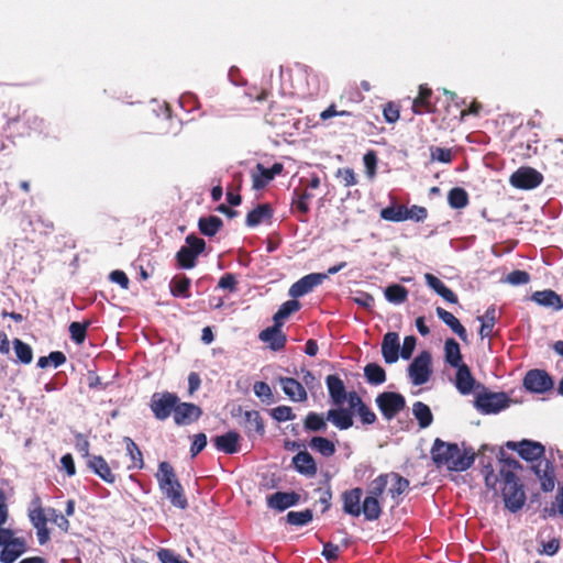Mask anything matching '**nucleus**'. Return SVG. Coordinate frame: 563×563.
<instances>
[{"instance_id": "nucleus-47", "label": "nucleus", "mask_w": 563, "mask_h": 563, "mask_svg": "<svg viewBox=\"0 0 563 563\" xmlns=\"http://www.w3.org/2000/svg\"><path fill=\"white\" fill-rule=\"evenodd\" d=\"M388 486L387 474H382L373 479L367 486V495L379 498Z\"/></svg>"}, {"instance_id": "nucleus-48", "label": "nucleus", "mask_w": 563, "mask_h": 563, "mask_svg": "<svg viewBox=\"0 0 563 563\" xmlns=\"http://www.w3.org/2000/svg\"><path fill=\"white\" fill-rule=\"evenodd\" d=\"M13 347L18 360L23 364H29L32 362L33 352L29 344L24 343L20 339L13 340Z\"/></svg>"}, {"instance_id": "nucleus-21", "label": "nucleus", "mask_w": 563, "mask_h": 563, "mask_svg": "<svg viewBox=\"0 0 563 563\" xmlns=\"http://www.w3.org/2000/svg\"><path fill=\"white\" fill-rule=\"evenodd\" d=\"M283 391L292 401L301 402L307 399V391L301 383L290 377H279Z\"/></svg>"}, {"instance_id": "nucleus-20", "label": "nucleus", "mask_w": 563, "mask_h": 563, "mask_svg": "<svg viewBox=\"0 0 563 563\" xmlns=\"http://www.w3.org/2000/svg\"><path fill=\"white\" fill-rule=\"evenodd\" d=\"M327 420L338 429L346 430L353 426V411L350 407L343 408L340 406L327 412Z\"/></svg>"}, {"instance_id": "nucleus-25", "label": "nucleus", "mask_w": 563, "mask_h": 563, "mask_svg": "<svg viewBox=\"0 0 563 563\" xmlns=\"http://www.w3.org/2000/svg\"><path fill=\"white\" fill-rule=\"evenodd\" d=\"M212 441L218 451L227 454H233L239 451L240 434L235 431H229L224 434L214 437Z\"/></svg>"}, {"instance_id": "nucleus-13", "label": "nucleus", "mask_w": 563, "mask_h": 563, "mask_svg": "<svg viewBox=\"0 0 563 563\" xmlns=\"http://www.w3.org/2000/svg\"><path fill=\"white\" fill-rule=\"evenodd\" d=\"M283 172V164L275 163L271 168L264 167L262 164H257L255 169L251 172L252 187L255 190L263 189L276 175Z\"/></svg>"}, {"instance_id": "nucleus-1", "label": "nucleus", "mask_w": 563, "mask_h": 563, "mask_svg": "<svg viewBox=\"0 0 563 563\" xmlns=\"http://www.w3.org/2000/svg\"><path fill=\"white\" fill-rule=\"evenodd\" d=\"M431 455L437 466H444L449 471H466L474 463V453L467 450L462 451L457 444L446 443L437 439L431 449Z\"/></svg>"}, {"instance_id": "nucleus-2", "label": "nucleus", "mask_w": 563, "mask_h": 563, "mask_svg": "<svg viewBox=\"0 0 563 563\" xmlns=\"http://www.w3.org/2000/svg\"><path fill=\"white\" fill-rule=\"evenodd\" d=\"M156 478L161 492L174 507L185 509L188 506L187 498L184 495V489L168 462L159 463Z\"/></svg>"}, {"instance_id": "nucleus-38", "label": "nucleus", "mask_w": 563, "mask_h": 563, "mask_svg": "<svg viewBox=\"0 0 563 563\" xmlns=\"http://www.w3.org/2000/svg\"><path fill=\"white\" fill-rule=\"evenodd\" d=\"M272 210L267 205H260L246 216V225L256 227L264 220L271 218Z\"/></svg>"}, {"instance_id": "nucleus-63", "label": "nucleus", "mask_w": 563, "mask_h": 563, "mask_svg": "<svg viewBox=\"0 0 563 563\" xmlns=\"http://www.w3.org/2000/svg\"><path fill=\"white\" fill-rule=\"evenodd\" d=\"M431 157L441 163H450L452 161V153L451 150L437 147L432 151Z\"/></svg>"}, {"instance_id": "nucleus-23", "label": "nucleus", "mask_w": 563, "mask_h": 563, "mask_svg": "<svg viewBox=\"0 0 563 563\" xmlns=\"http://www.w3.org/2000/svg\"><path fill=\"white\" fill-rule=\"evenodd\" d=\"M531 299L539 306L560 311L563 309V300L561 297L551 289L536 291L532 294Z\"/></svg>"}, {"instance_id": "nucleus-10", "label": "nucleus", "mask_w": 563, "mask_h": 563, "mask_svg": "<svg viewBox=\"0 0 563 563\" xmlns=\"http://www.w3.org/2000/svg\"><path fill=\"white\" fill-rule=\"evenodd\" d=\"M543 176L531 167H521L510 176V184L519 189H533L542 183Z\"/></svg>"}, {"instance_id": "nucleus-59", "label": "nucleus", "mask_w": 563, "mask_h": 563, "mask_svg": "<svg viewBox=\"0 0 563 563\" xmlns=\"http://www.w3.org/2000/svg\"><path fill=\"white\" fill-rule=\"evenodd\" d=\"M352 299L356 305L366 309H371L374 306V297L364 291H357Z\"/></svg>"}, {"instance_id": "nucleus-35", "label": "nucleus", "mask_w": 563, "mask_h": 563, "mask_svg": "<svg viewBox=\"0 0 563 563\" xmlns=\"http://www.w3.org/2000/svg\"><path fill=\"white\" fill-rule=\"evenodd\" d=\"M412 415L418 420L419 427L422 429L428 428L433 421V415L426 404L416 401L412 405Z\"/></svg>"}, {"instance_id": "nucleus-54", "label": "nucleus", "mask_w": 563, "mask_h": 563, "mask_svg": "<svg viewBox=\"0 0 563 563\" xmlns=\"http://www.w3.org/2000/svg\"><path fill=\"white\" fill-rule=\"evenodd\" d=\"M48 520L53 521L59 529L67 531L69 528V521L63 514L58 512L54 508L47 509Z\"/></svg>"}, {"instance_id": "nucleus-34", "label": "nucleus", "mask_w": 563, "mask_h": 563, "mask_svg": "<svg viewBox=\"0 0 563 563\" xmlns=\"http://www.w3.org/2000/svg\"><path fill=\"white\" fill-rule=\"evenodd\" d=\"M361 509L365 519L369 521L378 519L382 514V507L378 498L369 495H366L364 498Z\"/></svg>"}, {"instance_id": "nucleus-17", "label": "nucleus", "mask_w": 563, "mask_h": 563, "mask_svg": "<svg viewBox=\"0 0 563 563\" xmlns=\"http://www.w3.org/2000/svg\"><path fill=\"white\" fill-rule=\"evenodd\" d=\"M327 388L332 404L335 407L343 406L349 402V393H346L343 380L338 375H329L325 378Z\"/></svg>"}, {"instance_id": "nucleus-60", "label": "nucleus", "mask_w": 563, "mask_h": 563, "mask_svg": "<svg viewBox=\"0 0 563 563\" xmlns=\"http://www.w3.org/2000/svg\"><path fill=\"white\" fill-rule=\"evenodd\" d=\"M76 450L89 461V457H92L93 455L89 454V441L88 439L78 433L76 434V443H75Z\"/></svg>"}, {"instance_id": "nucleus-4", "label": "nucleus", "mask_w": 563, "mask_h": 563, "mask_svg": "<svg viewBox=\"0 0 563 563\" xmlns=\"http://www.w3.org/2000/svg\"><path fill=\"white\" fill-rule=\"evenodd\" d=\"M503 497L506 508L511 512L518 511L525 504V492L522 490L521 485L516 481V476L512 473L506 474L503 487Z\"/></svg>"}, {"instance_id": "nucleus-15", "label": "nucleus", "mask_w": 563, "mask_h": 563, "mask_svg": "<svg viewBox=\"0 0 563 563\" xmlns=\"http://www.w3.org/2000/svg\"><path fill=\"white\" fill-rule=\"evenodd\" d=\"M507 445L517 450L519 455L527 461L538 462L544 454V446L534 441L523 440L519 443L509 442Z\"/></svg>"}, {"instance_id": "nucleus-40", "label": "nucleus", "mask_w": 563, "mask_h": 563, "mask_svg": "<svg viewBox=\"0 0 563 563\" xmlns=\"http://www.w3.org/2000/svg\"><path fill=\"white\" fill-rule=\"evenodd\" d=\"M199 230L203 235L213 236L222 227V220L216 216L199 219Z\"/></svg>"}, {"instance_id": "nucleus-51", "label": "nucleus", "mask_w": 563, "mask_h": 563, "mask_svg": "<svg viewBox=\"0 0 563 563\" xmlns=\"http://www.w3.org/2000/svg\"><path fill=\"white\" fill-rule=\"evenodd\" d=\"M312 520V512L309 509L302 511H289L287 514V521L294 526H305Z\"/></svg>"}, {"instance_id": "nucleus-19", "label": "nucleus", "mask_w": 563, "mask_h": 563, "mask_svg": "<svg viewBox=\"0 0 563 563\" xmlns=\"http://www.w3.org/2000/svg\"><path fill=\"white\" fill-rule=\"evenodd\" d=\"M399 336L395 332H388L385 334L382 342V354L384 361L387 364H393L398 361L399 357Z\"/></svg>"}, {"instance_id": "nucleus-39", "label": "nucleus", "mask_w": 563, "mask_h": 563, "mask_svg": "<svg viewBox=\"0 0 563 563\" xmlns=\"http://www.w3.org/2000/svg\"><path fill=\"white\" fill-rule=\"evenodd\" d=\"M364 375L369 384L380 385L386 380V373L376 363H369L364 367Z\"/></svg>"}, {"instance_id": "nucleus-30", "label": "nucleus", "mask_w": 563, "mask_h": 563, "mask_svg": "<svg viewBox=\"0 0 563 563\" xmlns=\"http://www.w3.org/2000/svg\"><path fill=\"white\" fill-rule=\"evenodd\" d=\"M437 316L448 325L451 330L459 335V338L466 342L467 333L465 328L461 324L459 319H456L451 312L444 310L441 307L437 308Z\"/></svg>"}, {"instance_id": "nucleus-6", "label": "nucleus", "mask_w": 563, "mask_h": 563, "mask_svg": "<svg viewBox=\"0 0 563 563\" xmlns=\"http://www.w3.org/2000/svg\"><path fill=\"white\" fill-rule=\"evenodd\" d=\"M206 243L202 239L195 235L186 238V245L181 246L176 257L183 268H192L196 264L197 256L203 252Z\"/></svg>"}, {"instance_id": "nucleus-41", "label": "nucleus", "mask_w": 563, "mask_h": 563, "mask_svg": "<svg viewBox=\"0 0 563 563\" xmlns=\"http://www.w3.org/2000/svg\"><path fill=\"white\" fill-rule=\"evenodd\" d=\"M310 448L323 456H331L335 453V445L332 441L322 437H313L310 441Z\"/></svg>"}, {"instance_id": "nucleus-57", "label": "nucleus", "mask_w": 563, "mask_h": 563, "mask_svg": "<svg viewBox=\"0 0 563 563\" xmlns=\"http://www.w3.org/2000/svg\"><path fill=\"white\" fill-rule=\"evenodd\" d=\"M529 280L530 276L525 271H514L506 277V282L515 286L527 284Z\"/></svg>"}, {"instance_id": "nucleus-53", "label": "nucleus", "mask_w": 563, "mask_h": 563, "mask_svg": "<svg viewBox=\"0 0 563 563\" xmlns=\"http://www.w3.org/2000/svg\"><path fill=\"white\" fill-rule=\"evenodd\" d=\"M428 216V211L424 207L413 205L410 208L405 207L406 220H412L416 222L423 221Z\"/></svg>"}, {"instance_id": "nucleus-42", "label": "nucleus", "mask_w": 563, "mask_h": 563, "mask_svg": "<svg viewBox=\"0 0 563 563\" xmlns=\"http://www.w3.org/2000/svg\"><path fill=\"white\" fill-rule=\"evenodd\" d=\"M299 308L300 303L295 299L284 302L273 317L274 323L283 325L284 320L287 319L292 312L298 311Z\"/></svg>"}, {"instance_id": "nucleus-56", "label": "nucleus", "mask_w": 563, "mask_h": 563, "mask_svg": "<svg viewBox=\"0 0 563 563\" xmlns=\"http://www.w3.org/2000/svg\"><path fill=\"white\" fill-rule=\"evenodd\" d=\"M272 417L282 422L295 419V415L290 407L288 406H278L272 410Z\"/></svg>"}, {"instance_id": "nucleus-45", "label": "nucleus", "mask_w": 563, "mask_h": 563, "mask_svg": "<svg viewBox=\"0 0 563 563\" xmlns=\"http://www.w3.org/2000/svg\"><path fill=\"white\" fill-rule=\"evenodd\" d=\"M33 504L35 505V507L29 514L33 527L36 528L46 525L48 520L47 509L44 510L41 507L40 498H35L33 500Z\"/></svg>"}, {"instance_id": "nucleus-46", "label": "nucleus", "mask_w": 563, "mask_h": 563, "mask_svg": "<svg viewBox=\"0 0 563 563\" xmlns=\"http://www.w3.org/2000/svg\"><path fill=\"white\" fill-rule=\"evenodd\" d=\"M448 200L452 208H464L468 203L467 192L463 188H453L449 191Z\"/></svg>"}, {"instance_id": "nucleus-22", "label": "nucleus", "mask_w": 563, "mask_h": 563, "mask_svg": "<svg viewBox=\"0 0 563 563\" xmlns=\"http://www.w3.org/2000/svg\"><path fill=\"white\" fill-rule=\"evenodd\" d=\"M362 497L363 490L358 487L344 492L342 495L344 512L353 517L362 515Z\"/></svg>"}, {"instance_id": "nucleus-52", "label": "nucleus", "mask_w": 563, "mask_h": 563, "mask_svg": "<svg viewBox=\"0 0 563 563\" xmlns=\"http://www.w3.org/2000/svg\"><path fill=\"white\" fill-rule=\"evenodd\" d=\"M89 325V322L80 323V322H71L69 325L70 338L77 344H81L86 339V331Z\"/></svg>"}, {"instance_id": "nucleus-28", "label": "nucleus", "mask_w": 563, "mask_h": 563, "mask_svg": "<svg viewBox=\"0 0 563 563\" xmlns=\"http://www.w3.org/2000/svg\"><path fill=\"white\" fill-rule=\"evenodd\" d=\"M89 468L106 483L113 484L115 475L112 473L107 461L100 455H93L87 461Z\"/></svg>"}, {"instance_id": "nucleus-55", "label": "nucleus", "mask_w": 563, "mask_h": 563, "mask_svg": "<svg viewBox=\"0 0 563 563\" xmlns=\"http://www.w3.org/2000/svg\"><path fill=\"white\" fill-rule=\"evenodd\" d=\"M254 394L263 401L271 402L273 393L268 384L264 382H256L253 387Z\"/></svg>"}, {"instance_id": "nucleus-29", "label": "nucleus", "mask_w": 563, "mask_h": 563, "mask_svg": "<svg viewBox=\"0 0 563 563\" xmlns=\"http://www.w3.org/2000/svg\"><path fill=\"white\" fill-rule=\"evenodd\" d=\"M457 368L456 376H455V386L457 390L463 394L467 395L472 393L475 379L472 376V373L467 365H461Z\"/></svg>"}, {"instance_id": "nucleus-36", "label": "nucleus", "mask_w": 563, "mask_h": 563, "mask_svg": "<svg viewBox=\"0 0 563 563\" xmlns=\"http://www.w3.org/2000/svg\"><path fill=\"white\" fill-rule=\"evenodd\" d=\"M125 449L126 453L131 459V464L129 465V468H143L144 461L142 456V452L136 445V443L129 437L124 438Z\"/></svg>"}, {"instance_id": "nucleus-3", "label": "nucleus", "mask_w": 563, "mask_h": 563, "mask_svg": "<svg viewBox=\"0 0 563 563\" xmlns=\"http://www.w3.org/2000/svg\"><path fill=\"white\" fill-rule=\"evenodd\" d=\"M0 561L2 563H13L27 550L24 538L15 537L11 529L0 528Z\"/></svg>"}, {"instance_id": "nucleus-11", "label": "nucleus", "mask_w": 563, "mask_h": 563, "mask_svg": "<svg viewBox=\"0 0 563 563\" xmlns=\"http://www.w3.org/2000/svg\"><path fill=\"white\" fill-rule=\"evenodd\" d=\"M523 385L530 391L543 394L552 389L553 380L545 371L532 369L526 374Z\"/></svg>"}, {"instance_id": "nucleus-43", "label": "nucleus", "mask_w": 563, "mask_h": 563, "mask_svg": "<svg viewBox=\"0 0 563 563\" xmlns=\"http://www.w3.org/2000/svg\"><path fill=\"white\" fill-rule=\"evenodd\" d=\"M384 294L387 301L399 305L406 301L408 290L400 285H390L385 289Z\"/></svg>"}, {"instance_id": "nucleus-31", "label": "nucleus", "mask_w": 563, "mask_h": 563, "mask_svg": "<svg viewBox=\"0 0 563 563\" xmlns=\"http://www.w3.org/2000/svg\"><path fill=\"white\" fill-rule=\"evenodd\" d=\"M244 427L249 437L262 435L264 433V423L260 412L255 410L245 411Z\"/></svg>"}, {"instance_id": "nucleus-50", "label": "nucleus", "mask_w": 563, "mask_h": 563, "mask_svg": "<svg viewBox=\"0 0 563 563\" xmlns=\"http://www.w3.org/2000/svg\"><path fill=\"white\" fill-rule=\"evenodd\" d=\"M190 286V279L188 277L174 278L170 283V291L175 297L188 298V288Z\"/></svg>"}, {"instance_id": "nucleus-33", "label": "nucleus", "mask_w": 563, "mask_h": 563, "mask_svg": "<svg viewBox=\"0 0 563 563\" xmlns=\"http://www.w3.org/2000/svg\"><path fill=\"white\" fill-rule=\"evenodd\" d=\"M388 494H390L391 498H397L401 494H404L409 487V481L398 473H388Z\"/></svg>"}, {"instance_id": "nucleus-32", "label": "nucleus", "mask_w": 563, "mask_h": 563, "mask_svg": "<svg viewBox=\"0 0 563 563\" xmlns=\"http://www.w3.org/2000/svg\"><path fill=\"white\" fill-rule=\"evenodd\" d=\"M445 362L452 367L464 365L460 344L454 339H448L444 343Z\"/></svg>"}, {"instance_id": "nucleus-49", "label": "nucleus", "mask_w": 563, "mask_h": 563, "mask_svg": "<svg viewBox=\"0 0 563 563\" xmlns=\"http://www.w3.org/2000/svg\"><path fill=\"white\" fill-rule=\"evenodd\" d=\"M380 218L391 222L406 221L405 206H391L384 208L380 211Z\"/></svg>"}, {"instance_id": "nucleus-44", "label": "nucleus", "mask_w": 563, "mask_h": 563, "mask_svg": "<svg viewBox=\"0 0 563 563\" xmlns=\"http://www.w3.org/2000/svg\"><path fill=\"white\" fill-rule=\"evenodd\" d=\"M305 429L308 431L320 432L327 429V417L309 412L303 422Z\"/></svg>"}, {"instance_id": "nucleus-24", "label": "nucleus", "mask_w": 563, "mask_h": 563, "mask_svg": "<svg viewBox=\"0 0 563 563\" xmlns=\"http://www.w3.org/2000/svg\"><path fill=\"white\" fill-rule=\"evenodd\" d=\"M349 407L356 411L363 423L372 424L376 420V415L362 401L356 391L349 393Z\"/></svg>"}, {"instance_id": "nucleus-58", "label": "nucleus", "mask_w": 563, "mask_h": 563, "mask_svg": "<svg viewBox=\"0 0 563 563\" xmlns=\"http://www.w3.org/2000/svg\"><path fill=\"white\" fill-rule=\"evenodd\" d=\"M157 556L162 563H189L186 560H181L179 555H176L169 549H161L157 552Z\"/></svg>"}, {"instance_id": "nucleus-14", "label": "nucleus", "mask_w": 563, "mask_h": 563, "mask_svg": "<svg viewBox=\"0 0 563 563\" xmlns=\"http://www.w3.org/2000/svg\"><path fill=\"white\" fill-rule=\"evenodd\" d=\"M532 471L539 478L543 492H552L554 489V470L549 461L539 460L532 465Z\"/></svg>"}, {"instance_id": "nucleus-12", "label": "nucleus", "mask_w": 563, "mask_h": 563, "mask_svg": "<svg viewBox=\"0 0 563 563\" xmlns=\"http://www.w3.org/2000/svg\"><path fill=\"white\" fill-rule=\"evenodd\" d=\"M328 278L327 274L323 273H312L303 276L298 282L291 285L289 288V296L292 298L301 297L308 292H310L314 287L322 284L323 280Z\"/></svg>"}, {"instance_id": "nucleus-9", "label": "nucleus", "mask_w": 563, "mask_h": 563, "mask_svg": "<svg viewBox=\"0 0 563 563\" xmlns=\"http://www.w3.org/2000/svg\"><path fill=\"white\" fill-rule=\"evenodd\" d=\"M377 407L386 419H393L406 405L402 395L393 391H384L376 398Z\"/></svg>"}, {"instance_id": "nucleus-37", "label": "nucleus", "mask_w": 563, "mask_h": 563, "mask_svg": "<svg viewBox=\"0 0 563 563\" xmlns=\"http://www.w3.org/2000/svg\"><path fill=\"white\" fill-rule=\"evenodd\" d=\"M477 320L481 321L479 335L482 339L487 338L492 334L493 328L495 325L496 320V309L494 306L489 307L484 316L477 317Z\"/></svg>"}, {"instance_id": "nucleus-26", "label": "nucleus", "mask_w": 563, "mask_h": 563, "mask_svg": "<svg viewBox=\"0 0 563 563\" xmlns=\"http://www.w3.org/2000/svg\"><path fill=\"white\" fill-rule=\"evenodd\" d=\"M292 464L296 471L307 477H313L317 474V465L310 453L299 452L292 457Z\"/></svg>"}, {"instance_id": "nucleus-16", "label": "nucleus", "mask_w": 563, "mask_h": 563, "mask_svg": "<svg viewBox=\"0 0 563 563\" xmlns=\"http://www.w3.org/2000/svg\"><path fill=\"white\" fill-rule=\"evenodd\" d=\"M201 409L190 402H177L174 412V420L178 426H186L195 422L201 416Z\"/></svg>"}, {"instance_id": "nucleus-18", "label": "nucleus", "mask_w": 563, "mask_h": 563, "mask_svg": "<svg viewBox=\"0 0 563 563\" xmlns=\"http://www.w3.org/2000/svg\"><path fill=\"white\" fill-rule=\"evenodd\" d=\"M280 328V324L274 323V325L261 331L258 335L260 340L267 343L273 351H279L285 346L286 335L282 332Z\"/></svg>"}, {"instance_id": "nucleus-62", "label": "nucleus", "mask_w": 563, "mask_h": 563, "mask_svg": "<svg viewBox=\"0 0 563 563\" xmlns=\"http://www.w3.org/2000/svg\"><path fill=\"white\" fill-rule=\"evenodd\" d=\"M416 346V338L410 335L406 336L401 346L400 355L405 360H409Z\"/></svg>"}, {"instance_id": "nucleus-8", "label": "nucleus", "mask_w": 563, "mask_h": 563, "mask_svg": "<svg viewBox=\"0 0 563 563\" xmlns=\"http://www.w3.org/2000/svg\"><path fill=\"white\" fill-rule=\"evenodd\" d=\"M509 405V398L505 393H485L478 395L475 400L476 408L483 413H497Z\"/></svg>"}, {"instance_id": "nucleus-64", "label": "nucleus", "mask_w": 563, "mask_h": 563, "mask_svg": "<svg viewBox=\"0 0 563 563\" xmlns=\"http://www.w3.org/2000/svg\"><path fill=\"white\" fill-rule=\"evenodd\" d=\"M218 287L222 288V289H228L229 291L233 292L236 288V279H235L234 275H232V274L223 275L218 283Z\"/></svg>"}, {"instance_id": "nucleus-61", "label": "nucleus", "mask_w": 563, "mask_h": 563, "mask_svg": "<svg viewBox=\"0 0 563 563\" xmlns=\"http://www.w3.org/2000/svg\"><path fill=\"white\" fill-rule=\"evenodd\" d=\"M207 445V435L205 433H198L194 437V441L190 448L191 456H196Z\"/></svg>"}, {"instance_id": "nucleus-5", "label": "nucleus", "mask_w": 563, "mask_h": 563, "mask_svg": "<svg viewBox=\"0 0 563 563\" xmlns=\"http://www.w3.org/2000/svg\"><path fill=\"white\" fill-rule=\"evenodd\" d=\"M431 360L430 352L422 351L409 365L408 375L415 386L423 385L429 380L432 373Z\"/></svg>"}, {"instance_id": "nucleus-7", "label": "nucleus", "mask_w": 563, "mask_h": 563, "mask_svg": "<svg viewBox=\"0 0 563 563\" xmlns=\"http://www.w3.org/2000/svg\"><path fill=\"white\" fill-rule=\"evenodd\" d=\"M178 397L172 393H155L151 398V409L158 420H166L172 412H175Z\"/></svg>"}, {"instance_id": "nucleus-27", "label": "nucleus", "mask_w": 563, "mask_h": 563, "mask_svg": "<svg viewBox=\"0 0 563 563\" xmlns=\"http://www.w3.org/2000/svg\"><path fill=\"white\" fill-rule=\"evenodd\" d=\"M299 501V495L291 492H277L267 498L268 507L283 511L291 506L297 505Z\"/></svg>"}]
</instances>
